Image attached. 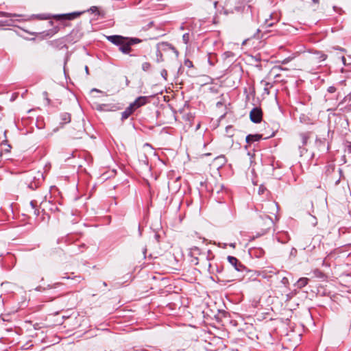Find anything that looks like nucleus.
<instances>
[{
  "instance_id": "1",
  "label": "nucleus",
  "mask_w": 351,
  "mask_h": 351,
  "mask_svg": "<svg viewBox=\"0 0 351 351\" xmlns=\"http://www.w3.org/2000/svg\"><path fill=\"white\" fill-rule=\"evenodd\" d=\"M256 209L259 210L262 213L261 218L265 217V221L262 219L260 224L266 228H270L274 223V221L277 220L278 204L273 201H267L258 205Z\"/></svg>"
},
{
  "instance_id": "8",
  "label": "nucleus",
  "mask_w": 351,
  "mask_h": 351,
  "mask_svg": "<svg viewBox=\"0 0 351 351\" xmlns=\"http://www.w3.org/2000/svg\"><path fill=\"white\" fill-rule=\"evenodd\" d=\"M82 14V12H74L68 13V14L53 15V18L57 21H62V20L71 21V20L77 19Z\"/></svg>"
},
{
  "instance_id": "17",
  "label": "nucleus",
  "mask_w": 351,
  "mask_h": 351,
  "mask_svg": "<svg viewBox=\"0 0 351 351\" xmlns=\"http://www.w3.org/2000/svg\"><path fill=\"white\" fill-rule=\"evenodd\" d=\"M152 68V65L149 62H145L142 64V69L144 71H149Z\"/></svg>"
},
{
  "instance_id": "5",
  "label": "nucleus",
  "mask_w": 351,
  "mask_h": 351,
  "mask_svg": "<svg viewBox=\"0 0 351 351\" xmlns=\"http://www.w3.org/2000/svg\"><path fill=\"white\" fill-rule=\"evenodd\" d=\"M108 40L116 45H119V50L123 53H129L131 51V45L129 44L127 37L119 35L106 36Z\"/></svg>"
},
{
  "instance_id": "26",
  "label": "nucleus",
  "mask_w": 351,
  "mask_h": 351,
  "mask_svg": "<svg viewBox=\"0 0 351 351\" xmlns=\"http://www.w3.org/2000/svg\"><path fill=\"white\" fill-rule=\"evenodd\" d=\"M272 23H268L267 20L265 19L263 25L265 26V27H268L272 26Z\"/></svg>"
},
{
  "instance_id": "19",
  "label": "nucleus",
  "mask_w": 351,
  "mask_h": 351,
  "mask_svg": "<svg viewBox=\"0 0 351 351\" xmlns=\"http://www.w3.org/2000/svg\"><path fill=\"white\" fill-rule=\"evenodd\" d=\"M84 126L81 124V125H80V129H79V130H78V132L80 133V134H79V135H78V134H75V138H82V136H80V134H83V133H84Z\"/></svg>"
},
{
  "instance_id": "28",
  "label": "nucleus",
  "mask_w": 351,
  "mask_h": 351,
  "mask_svg": "<svg viewBox=\"0 0 351 351\" xmlns=\"http://www.w3.org/2000/svg\"><path fill=\"white\" fill-rule=\"evenodd\" d=\"M183 70H184V67L182 66H181L179 69H178V72H181L182 73L183 72Z\"/></svg>"
},
{
  "instance_id": "13",
  "label": "nucleus",
  "mask_w": 351,
  "mask_h": 351,
  "mask_svg": "<svg viewBox=\"0 0 351 351\" xmlns=\"http://www.w3.org/2000/svg\"><path fill=\"white\" fill-rule=\"evenodd\" d=\"M134 112V110L133 109V107L130 105L124 112H122L121 119L122 120L128 119L133 112Z\"/></svg>"
},
{
  "instance_id": "15",
  "label": "nucleus",
  "mask_w": 351,
  "mask_h": 351,
  "mask_svg": "<svg viewBox=\"0 0 351 351\" xmlns=\"http://www.w3.org/2000/svg\"><path fill=\"white\" fill-rule=\"evenodd\" d=\"M308 282V278H300L297 282V286L298 288L301 289L305 287Z\"/></svg>"
},
{
  "instance_id": "32",
  "label": "nucleus",
  "mask_w": 351,
  "mask_h": 351,
  "mask_svg": "<svg viewBox=\"0 0 351 351\" xmlns=\"http://www.w3.org/2000/svg\"><path fill=\"white\" fill-rule=\"evenodd\" d=\"M317 142L319 143H322V141H320V140L318 141Z\"/></svg>"
},
{
  "instance_id": "27",
  "label": "nucleus",
  "mask_w": 351,
  "mask_h": 351,
  "mask_svg": "<svg viewBox=\"0 0 351 351\" xmlns=\"http://www.w3.org/2000/svg\"><path fill=\"white\" fill-rule=\"evenodd\" d=\"M30 204V206H31V207H32V209H34V208H35V206H36L35 203H34V202H32H32H30V204Z\"/></svg>"
},
{
  "instance_id": "24",
  "label": "nucleus",
  "mask_w": 351,
  "mask_h": 351,
  "mask_svg": "<svg viewBox=\"0 0 351 351\" xmlns=\"http://www.w3.org/2000/svg\"><path fill=\"white\" fill-rule=\"evenodd\" d=\"M332 171H335L334 166L328 167V169L326 170L327 176H329L330 173L332 172Z\"/></svg>"
},
{
  "instance_id": "20",
  "label": "nucleus",
  "mask_w": 351,
  "mask_h": 351,
  "mask_svg": "<svg viewBox=\"0 0 351 351\" xmlns=\"http://www.w3.org/2000/svg\"><path fill=\"white\" fill-rule=\"evenodd\" d=\"M184 66L190 69L193 67V63L189 59H185L184 62Z\"/></svg>"
},
{
  "instance_id": "30",
  "label": "nucleus",
  "mask_w": 351,
  "mask_h": 351,
  "mask_svg": "<svg viewBox=\"0 0 351 351\" xmlns=\"http://www.w3.org/2000/svg\"><path fill=\"white\" fill-rule=\"evenodd\" d=\"M275 69H273L271 71V74L274 71Z\"/></svg>"
},
{
  "instance_id": "7",
  "label": "nucleus",
  "mask_w": 351,
  "mask_h": 351,
  "mask_svg": "<svg viewBox=\"0 0 351 351\" xmlns=\"http://www.w3.org/2000/svg\"><path fill=\"white\" fill-rule=\"evenodd\" d=\"M278 273V271L276 268L273 266H269L266 267H263L256 271V274L258 276H261L263 278L269 279L272 278L274 276L276 275Z\"/></svg>"
},
{
  "instance_id": "23",
  "label": "nucleus",
  "mask_w": 351,
  "mask_h": 351,
  "mask_svg": "<svg viewBox=\"0 0 351 351\" xmlns=\"http://www.w3.org/2000/svg\"><path fill=\"white\" fill-rule=\"evenodd\" d=\"M43 95L45 99L46 100L47 104H50V99L48 97V93L47 92H44L43 93Z\"/></svg>"
},
{
  "instance_id": "11",
  "label": "nucleus",
  "mask_w": 351,
  "mask_h": 351,
  "mask_svg": "<svg viewBox=\"0 0 351 351\" xmlns=\"http://www.w3.org/2000/svg\"><path fill=\"white\" fill-rule=\"evenodd\" d=\"M148 102V97L141 96L138 97L133 103L130 104L131 106L133 107V109L136 110L137 108L144 106Z\"/></svg>"
},
{
  "instance_id": "6",
  "label": "nucleus",
  "mask_w": 351,
  "mask_h": 351,
  "mask_svg": "<svg viewBox=\"0 0 351 351\" xmlns=\"http://www.w3.org/2000/svg\"><path fill=\"white\" fill-rule=\"evenodd\" d=\"M327 56L321 51H315L310 53L307 57V60L311 65H316L324 61Z\"/></svg>"
},
{
  "instance_id": "29",
  "label": "nucleus",
  "mask_w": 351,
  "mask_h": 351,
  "mask_svg": "<svg viewBox=\"0 0 351 351\" xmlns=\"http://www.w3.org/2000/svg\"><path fill=\"white\" fill-rule=\"evenodd\" d=\"M315 3H318L319 0H312Z\"/></svg>"
},
{
  "instance_id": "10",
  "label": "nucleus",
  "mask_w": 351,
  "mask_h": 351,
  "mask_svg": "<svg viewBox=\"0 0 351 351\" xmlns=\"http://www.w3.org/2000/svg\"><path fill=\"white\" fill-rule=\"evenodd\" d=\"M327 207V203L326 199L323 200L319 206H317L316 208H315L314 204H312V210L311 215H320L322 213H323L326 208Z\"/></svg>"
},
{
  "instance_id": "3",
  "label": "nucleus",
  "mask_w": 351,
  "mask_h": 351,
  "mask_svg": "<svg viewBox=\"0 0 351 351\" xmlns=\"http://www.w3.org/2000/svg\"><path fill=\"white\" fill-rule=\"evenodd\" d=\"M182 255L195 265H197L200 262H202L205 265H208V267L210 266V264L208 263L204 254L201 253L200 249L197 246L191 245L190 249L187 250L186 254H185L182 252Z\"/></svg>"
},
{
  "instance_id": "21",
  "label": "nucleus",
  "mask_w": 351,
  "mask_h": 351,
  "mask_svg": "<svg viewBox=\"0 0 351 351\" xmlns=\"http://www.w3.org/2000/svg\"><path fill=\"white\" fill-rule=\"evenodd\" d=\"M189 301L188 298H183L182 303H181V305L183 306V308H187L189 306Z\"/></svg>"
},
{
  "instance_id": "18",
  "label": "nucleus",
  "mask_w": 351,
  "mask_h": 351,
  "mask_svg": "<svg viewBox=\"0 0 351 351\" xmlns=\"http://www.w3.org/2000/svg\"><path fill=\"white\" fill-rule=\"evenodd\" d=\"M128 40L129 41V43H130L129 44H130L131 46L132 45L141 43V40L138 38H128Z\"/></svg>"
},
{
  "instance_id": "16",
  "label": "nucleus",
  "mask_w": 351,
  "mask_h": 351,
  "mask_svg": "<svg viewBox=\"0 0 351 351\" xmlns=\"http://www.w3.org/2000/svg\"><path fill=\"white\" fill-rule=\"evenodd\" d=\"M308 138L309 136L306 133H303L300 135V140L302 146L305 145L307 143Z\"/></svg>"
},
{
  "instance_id": "9",
  "label": "nucleus",
  "mask_w": 351,
  "mask_h": 351,
  "mask_svg": "<svg viewBox=\"0 0 351 351\" xmlns=\"http://www.w3.org/2000/svg\"><path fill=\"white\" fill-rule=\"evenodd\" d=\"M250 120L256 123H260L263 119V111L261 108H254L250 112Z\"/></svg>"
},
{
  "instance_id": "31",
  "label": "nucleus",
  "mask_w": 351,
  "mask_h": 351,
  "mask_svg": "<svg viewBox=\"0 0 351 351\" xmlns=\"http://www.w3.org/2000/svg\"><path fill=\"white\" fill-rule=\"evenodd\" d=\"M1 15L5 16H7V14L5 13L2 14Z\"/></svg>"
},
{
  "instance_id": "2",
  "label": "nucleus",
  "mask_w": 351,
  "mask_h": 351,
  "mask_svg": "<svg viewBox=\"0 0 351 351\" xmlns=\"http://www.w3.org/2000/svg\"><path fill=\"white\" fill-rule=\"evenodd\" d=\"M227 259L229 263L231 265L232 267L226 269L221 273V280L223 282H229L239 280V272L243 271L245 266L242 265L239 261V260L234 256H228Z\"/></svg>"
},
{
  "instance_id": "12",
  "label": "nucleus",
  "mask_w": 351,
  "mask_h": 351,
  "mask_svg": "<svg viewBox=\"0 0 351 351\" xmlns=\"http://www.w3.org/2000/svg\"><path fill=\"white\" fill-rule=\"evenodd\" d=\"M261 137L262 136L260 134H249L246 136V142L247 143H252L255 141H258Z\"/></svg>"
},
{
  "instance_id": "4",
  "label": "nucleus",
  "mask_w": 351,
  "mask_h": 351,
  "mask_svg": "<svg viewBox=\"0 0 351 351\" xmlns=\"http://www.w3.org/2000/svg\"><path fill=\"white\" fill-rule=\"evenodd\" d=\"M180 117H179V123L182 125V129L184 132H187L193 125L194 117L191 112L189 106H184L180 111Z\"/></svg>"
},
{
  "instance_id": "22",
  "label": "nucleus",
  "mask_w": 351,
  "mask_h": 351,
  "mask_svg": "<svg viewBox=\"0 0 351 351\" xmlns=\"http://www.w3.org/2000/svg\"><path fill=\"white\" fill-rule=\"evenodd\" d=\"M189 40V34L186 33L182 35V41L184 44H187Z\"/></svg>"
},
{
  "instance_id": "14",
  "label": "nucleus",
  "mask_w": 351,
  "mask_h": 351,
  "mask_svg": "<svg viewBox=\"0 0 351 351\" xmlns=\"http://www.w3.org/2000/svg\"><path fill=\"white\" fill-rule=\"evenodd\" d=\"M61 124H65L71 121V114L67 112H63L60 114Z\"/></svg>"
},
{
  "instance_id": "25",
  "label": "nucleus",
  "mask_w": 351,
  "mask_h": 351,
  "mask_svg": "<svg viewBox=\"0 0 351 351\" xmlns=\"http://www.w3.org/2000/svg\"><path fill=\"white\" fill-rule=\"evenodd\" d=\"M336 91V88L333 86H329L328 88V92H329L330 93H333Z\"/></svg>"
}]
</instances>
